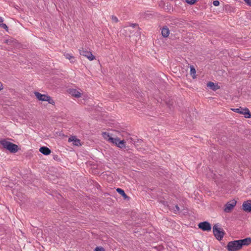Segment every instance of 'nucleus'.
Instances as JSON below:
<instances>
[{"instance_id": "nucleus-17", "label": "nucleus", "mask_w": 251, "mask_h": 251, "mask_svg": "<svg viewBox=\"0 0 251 251\" xmlns=\"http://www.w3.org/2000/svg\"><path fill=\"white\" fill-rule=\"evenodd\" d=\"M116 191L121 195H122L125 199H129V198L126 195L124 191L120 188H118L116 189Z\"/></svg>"}, {"instance_id": "nucleus-5", "label": "nucleus", "mask_w": 251, "mask_h": 251, "mask_svg": "<svg viewBox=\"0 0 251 251\" xmlns=\"http://www.w3.org/2000/svg\"><path fill=\"white\" fill-rule=\"evenodd\" d=\"M79 53L81 55L86 57L89 60L92 61L95 59V57L92 52L82 48L79 50Z\"/></svg>"}, {"instance_id": "nucleus-24", "label": "nucleus", "mask_w": 251, "mask_h": 251, "mask_svg": "<svg viewBox=\"0 0 251 251\" xmlns=\"http://www.w3.org/2000/svg\"><path fill=\"white\" fill-rule=\"evenodd\" d=\"M196 1V0H186V2L190 4H194Z\"/></svg>"}, {"instance_id": "nucleus-30", "label": "nucleus", "mask_w": 251, "mask_h": 251, "mask_svg": "<svg viewBox=\"0 0 251 251\" xmlns=\"http://www.w3.org/2000/svg\"><path fill=\"white\" fill-rule=\"evenodd\" d=\"M137 25H137L136 24H132L131 25V26H132L133 27H134L135 26H137Z\"/></svg>"}, {"instance_id": "nucleus-7", "label": "nucleus", "mask_w": 251, "mask_h": 251, "mask_svg": "<svg viewBox=\"0 0 251 251\" xmlns=\"http://www.w3.org/2000/svg\"><path fill=\"white\" fill-rule=\"evenodd\" d=\"M199 228L203 231H210L211 229V226L209 223L207 221L201 222L198 225Z\"/></svg>"}, {"instance_id": "nucleus-12", "label": "nucleus", "mask_w": 251, "mask_h": 251, "mask_svg": "<svg viewBox=\"0 0 251 251\" xmlns=\"http://www.w3.org/2000/svg\"><path fill=\"white\" fill-rule=\"evenodd\" d=\"M207 86L213 91H216L220 89V87L217 84L211 81L207 83Z\"/></svg>"}, {"instance_id": "nucleus-26", "label": "nucleus", "mask_w": 251, "mask_h": 251, "mask_svg": "<svg viewBox=\"0 0 251 251\" xmlns=\"http://www.w3.org/2000/svg\"><path fill=\"white\" fill-rule=\"evenodd\" d=\"M213 4L214 6H217L219 5L220 2L218 0H216L213 1Z\"/></svg>"}, {"instance_id": "nucleus-16", "label": "nucleus", "mask_w": 251, "mask_h": 251, "mask_svg": "<svg viewBox=\"0 0 251 251\" xmlns=\"http://www.w3.org/2000/svg\"><path fill=\"white\" fill-rule=\"evenodd\" d=\"M70 93L75 98H80L81 97V93L77 91L76 89L70 90Z\"/></svg>"}, {"instance_id": "nucleus-15", "label": "nucleus", "mask_w": 251, "mask_h": 251, "mask_svg": "<svg viewBox=\"0 0 251 251\" xmlns=\"http://www.w3.org/2000/svg\"><path fill=\"white\" fill-rule=\"evenodd\" d=\"M170 33V30L167 26L163 27L161 30V34L163 37H167Z\"/></svg>"}, {"instance_id": "nucleus-19", "label": "nucleus", "mask_w": 251, "mask_h": 251, "mask_svg": "<svg viewBox=\"0 0 251 251\" xmlns=\"http://www.w3.org/2000/svg\"><path fill=\"white\" fill-rule=\"evenodd\" d=\"M64 56H65L66 58L70 60L71 62H74V60L75 59V58L71 54H70L69 53H66V54H64Z\"/></svg>"}, {"instance_id": "nucleus-25", "label": "nucleus", "mask_w": 251, "mask_h": 251, "mask_svg": "<svg viewBox=\"0 0 251 251\" xmlns=\"http://www.w3.org/2000/svg\"><path fill=\"white\" fill-rule=\"evenodd\" d=\"M95 251H104V249L101 247H97L95 249Z\"/></svg>"}, {"instance_id": "nucleus-1", "label": "nucleus", "mask_w": 251, "mask_h": 251, "mask_svg": "<svg viewBox=\"0 0 251 251\" xmlns=\"http://www.w3.org/2000/svg\"><path fill=\"white\" fill-rule=\"evenodd\" d=\"M0 144L4 149L8 150L11 153H15L18 151V146L5 140L0 141Z\"/></svg>"}, {"instance_id": "nucleus-29", "label": "nucleus", "mask_w": 251, "mask_h": 251, "mask_svg": "<svg viewBox=\"0 0 251 251\" xmlns=\"http://www.w3.org/2000/svg\"><path fill=\"white\" fill-rule=\"evenodd\" d=\"M245 2L249 6H251V0H244Z\"/></svg>"}, {"instance_id": "nucleus-23", "label": "nucleus", "mask_w": 251, "mask_h": 251, "mask_svg": "<svg viewBox=\"0 0 251 251\" xmlns=\"http://www.w3.org/2000/svg\"><path fill=\"white\" fill-rule=\"evenodd\" d=\"M111 20L115 23H118L119 21L117 17L113 15L111 16Z\"/></svg>"}, {"instance_id": "nucleus-2", "label": "nucleus", "mask_w": 251, "mask_h": 251, "mask_svg": "<svg viewBox=\"0 0 251 251\" xmlns=\"http://www.w3.org/2000/svg\"><path fill=\"white\" fill-rule=\"evenodd\" d=\"M213 232L216 239L221 241L223 239L225 234L224 230L220 227H218L217 225L213 226Z\"/></svg>"}, {"instance_id": "nucleus-9", "label": "nucleus", "mask_w": 251, "mask_h": 251, "mask_svg": "<svg viewBox=\"0 0 251 251\" xmlns=\"http://www.w3.org/2000/svg\"><path fill=\"white\" fill-rule=\"evenodd\" d=\"M240 246L242 248L243 246H248L251 244V238L247 237L243 239L238 240Z\"/></svg>"}, {"instance_id": "nucleus-31", "label": "nucleus", "mask_w": 251, "mask_h": 251, "mask_svg": "<svg viewBox=\"0 0 251 251\" xmlns=\"http://www.w3.org/2000/svg\"><path fill=\"white\" fill-rule=\"evenodd\" d=\"M3 21L2 18L0 17V23H2Z\"/></svg>"}, {"instance_id": "nucleus-22", "label": "nucleus", "mask_w": 251, "mask_h": 251, "mask_svg": "<svg viewBox=\"0 0 251 251\" xmlns=\"http://www.w3.org/2000/svg\"><path fill=\"white\" fill-rule=\"evenodd\" d=\"M173 210H174V212L175 213H178L180 211V208H179V206L177 205H176L175 206V208Z\"/></svg>"}, {"instance_id": "nucleus-21", "label": "nucleus", "mask_w": 251, "mask_h": 251, "mask_svg": "<svg viewBox=\"0 0 251 251\" xmlns=\"http://www.w3.org/2000/svg\"><path fill=\"white\" fill-rule=\"evenodd\" d=\"M46 101H48L49 103L54 105L55 104V102L54 100L49 96L46 100Z\"/></svg>"}, {"instance_id": "nucleus-13", "label": "nucleus", "mask_w": 251, "mask_h": 251, "mask_svg": "<svg viewBox=\"0 0 251 251\" xmlns=\"http://www.w3.org/2000/svg\"><path fill=\"white\" fill-rule=\"evenodd\" d=\"M39 151L44 155H48L51 153L50 150L46 147H42L40 148Z\"/></svg>"}, {"instance_id": "nucleus-6", "label": "nucleus", "mask_w": 251, "mask_h": 251, "mask_svg": "<svg viewBox=\"0 0 251 251\" xmlns=\"http://www.w3.org/2000/svg\"><path fill=\"white\" fill-rule=\"evenodd\" d=\"M110 142L116 145L118 147L123 149L126 148L125 142L124 140H120L118 138H109Z\"/></svg>"}, {"instance_id": "nucleus-4", "label": "nucleus", "mask_w": 251, "mask_h": 251, "mask_svg": "<svg viewBox=\"0 0 251 251\" xmlns=\"http://www.w3.org/2000/svg\"><path fill=\"white\" fill-rule=\"evenodd\" d=\"M231 109L234 112L244 115L246 118H251V113L250 112L248 108H243L240 107L238 108H232Z\"/></svg>"}, {"instance_id": "nucleus-14", "label": "nucleus", "mask_w": 251, "mask_h": 251, "mask_svg": "<svg viewBox=\"0 0 251 251\" xmlns=\"http://www.w3.org/2000/svg\"><path fill=\"white\" fill-rule=\"evenodd\" d=\"M69 142L73 141V144L75 146H79L81 145L80 140L75 138V136H72L68 139Z\"/></svg>"}, {"instance_id": "nucleus-32", "label": "nucleus", "mask_w": 251, "mask_h": 251, "mask_svg": "<svg viewBox=\"0 0 251 251\" xmlns=\"http://www.w3.org/2000/svg\"><path fill=\"white\" fill-rule=\"evenodd\" d=\"M148 15H149V14H146V16H145V17H147V16H148Z\"/></svg>"}, {"instance_id": "nucleus-28", "label": "nucleus", "mask_w": 251, "mask_h": 251, "mask_svg": "<svg viewBox=\"0 0 251 251\" xmlns=\"http://www.w3.org/2000/svg\"><path fill=\"white\" fill-rule=\"evenodd\" d=\"M166 104L169 105V106L170 107L171 106H172L173 105V101H169L168 102V101H166Z\"/></svg>"}, {"instance_id": "nucleus-8", "label": "nucleus", "mask_w": 251, "mask_h": 251, "mask_svg": "<svg viewBox=\"0 0 251 251\" xmlns=\"http://www.w3.org/2000/svg\"><path fill=\"white\" fill-rule=\"evenodd\" d=\"M236 204V201L233 200L231 202H228L226 205L224 209V211L228 213Z\"/></svg>"}, {"instance_id": "nucleus-20", "label": "nucleus", "mask_w": 251, "mask_h": 251, "mask_svg": "<svg viewBox=\"0 0 251 251\" xmlns=\"http://www.w3.org/2000/svg\"><path fill=\"white\" fill-rule=\"evenodd\" d=\"M102 137L105 139V140H107L108 141L110 142L109 138H113L112 137L110 136L109 133L104 132H103L102 134Z\"/></svg>"}, {"instance_id": "nucleus-3", "label": "nucleus", "mask_w": 251, "mask_h": 251, "mask_svg": "<svg viewBox=\"0 0 251 251\" xmlns=\"http://www.w3.org/2000/svg\"><path fill=\"white\" fill-rule=\"evenodd\" d=\"M228 251H238L242 249L240 243L238 240L230 241L226 246Z\"/></svg>"}, {"instance_id": "nucleus-27", "label": "nucleus", "mask_w": 251, "mask_h": 251, "mask_svg": "<svg viewBox=\"0 0 251 251\" xmlns=\"http://www.w3.org/2000/svg\"><path fill=\"white\" fill-rule=\"evenodd\" d=\"M0 26L2 28H4V29H6V30H7V29H8V27H7V25H6V24H3V23H2V24H0Z\"/></svg>"}, {"instance_id": "nucleus-11", "label": "nucleus", "mask_w": 251, "mask_h": 251, "mask_svg": "<svg viewBox=\"0 0 251 251\" xmlns=\"http://www.w3.org/2000/svg\"><path fill=\"white\" fill-rule=\"evenodd\" d=\"M35 96L36 97V98L39 100L41 101H46L48 95H44L38 92H34Z\"/></svg>"}, {"instance_id": "nucleus-10", "label": "nucleus", "mask_w": 251, "mask_h": 251, "mask_svg": "<svg viewBox=\"0 0 251 251\" xmlns=\"http://www.w3.org/2000/svg\"><path fill=\"white\" fill-rule=\"evenodd\" d=\"M243 209L247 212H251V200L245 201L242 205Z\"/></svg>"}, {"instance_id": "nucleus-18", "label": "nucleus", "mask_w": 251, "mask_h": 251, "mask_svg": "<svg viewBox=\"0 0 251 251\" xmlns=\"http://www.w3.org/2000/svg\"><path fill=\"white\" fill-rule=\"evenodd\" d=\"M196 69L193 66H190V75H192L193 78H195L196 77Z\"/></svg>"}]
</instances>
